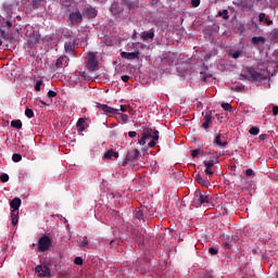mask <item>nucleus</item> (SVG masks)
<instances>
[{
    "instance_id": "nucleus-54",
    "label": "nucleus",
    "mask_w": 278,
    "mask_h": 278,
    "mask_svg": "<svg viewBox=\"0 0 278 278\" xmlns=\"http://www.w3.org/2000/svg\"><path fill=\"white\" fill-rule=\"evenodd\" d=\"M5 27H12V22L8 21V22L5 23Z\"/></svg>"
},
{
    "instance_id": "nucleus-39",
    "label": "nucleus",
    "mask_w": 278,
    "mask_h": 278,
    "mask_svg": "<svg viewBox=\"0 0 278 278\" xmlns=\"http://www.w3.org/2000/svg\"><path fill=\"white\" fill-rule=\"evenodd\" d=\"M191 5L193 8H199V5H201V0H191Z\"/></svg>"
},
{
    "instance_id": "nucleus-31",
    "label": "nucleus",
    "mask_w": 278,
    "mask_h": 278,
    "mask_svg": "<svg viewBox=\"0 0 278 278\" xmlns=\"http://www.w3.org/2000/svg\"><path fill=\"white\" fill-rule=\"evenodd\" d=\"M25 114L27 118H34V111L31 109H26Z\"/></svg>"
},
{
    "instance_id": "nucleus-52",
    "label": "nucleus",
    "mask_w": 278,
    "mask_h": 278,
    "mask_svg": "<svg viewBox=\"0 0 278 278\" xmlns=\"http://www.w3.org/2000/svg\"><path fill=\"white\" fill-rule=\"evenodd\" d=\"M122 80L129 81V76H127V75L122 76Z\"/></svg>"
},
{
    "instance_id": "nucleus-10",
    "label": "nucleus",
    "mask_w": 278,
    "mask_h": 278,
    "mask_svg": "<svg viewBox=\"0 0 278 278\" xmlns=\"http://www.w3.org/2000/svg\"><path fill=\"white\" fill-rule=\"evenodd\" d=\"M68 66V58L61 56L56 60L55 67L56 68H66Z\"/></svg>"
},
{
    "instance_id": "nucleus-56",
    "label": "nucleus",
    "mask_w": 278,
    "mask_h": 278,
    "mask_svg": "<svg viewBox=\"0 0 278 278\" xmlns=\"http://www.w3.org/2000/svg\"><path fill=\"white\" fill-rule=\"evenodd\" d=\"M260 140H266V135H261Z\"/></svg>"
},
{
    "instance_id": "nucleus-57",
    "label": "nucleus",
    "mask_w": 278,
    "mask_h": 278,
    "mask_svg": "<svg viewBox=\"0 0 278 278\" xmlns=\"http://www.w3.org/2000/svg\"><path fill=\"white\" fill-rule=\"evenodd\" d=\"M40 103L42 104V105H49L47 102H45L43 100H40Z\"/></svg>"
},
{
    "instance_id": "nucleus-29",
    "label": "nucleus",
    "mask_w": 278,
    "mask_h": 278,
    "mask_svg": "<svg viewBox=\"0 0 278 278\" xmlns=\"http://www.w3.org/2000/svg\"><path fill=\"white\" fill-rule=\"evenodd\" d=\"M12 160L13 162H21V160H23V156L18 153H15L12 155Z\"/></svg>"
},
{
    "instance_id": "nucleus-15",
    "label": "nucleus",
    "mask_w": 278,
    "mask_h": 278,
    "mask_svg": "<svg viewBox=\"0 0 278 278\" xmlns=\"http://www.w3.org/2000/svg\"><path fill=\"white\" fill-rule=\"evenodd\" d=\"M211 123H212V114H206L203 118L202 127H204V129H208Z\"/></svg>"
},
{
    "instance_id": "nucleus-14",
    "label": "nucleus",
    "mask_w": 278,
    "mask_h": 278,
    "mask_svg": "<svg viewBox=\"0 0 278 278\" xmlns=\"http://www.w3.org/2000/svg\"><path fill=\"white\" fill-rule=\"evenodd\" d=\"M64 49L66 53H71L73 49H75V40L70 39L68 41L65 42Z\"/></svg>"
},
{
    "instance_id": "nucleus-20",
    "label": "nucleus",
    "mask_w": 278,
    "mask_h": 278,
    "mask_svg": "<svg viewBox=\"0 0 278 278\" xmlns=\"http://www.w3.org/2000/svg\"><path fill=\"white\" fill-rule=\"evenodd\" d=\"M252 45H264L266 42V38L264 37H252Z\"/></svg>"
},
{
    "instance_id": "nucleus-19",
    "label": "nucleus",
    "mask_w": 278,
    "mask_h": 278,
    "mask_svg": "<svg viewBox=\"0 0 278 278\" xmlns=\"http://www.w3.org/2000/svg\"><path fill=\"white\" fill-rule=\"evenodd\" d=\"M258 21L261 23H266V25H271L273 24V21L268 20V17H266V13H260Z\"/></svg>"
},
{
    "instance_id": "nucleus-46",
    "label": "nucleus",
    "mask_w": 278,
    "mask_h": 278,
    "mask_svg": "<svg viewBox=\"0 0 278 278\" xmlns=\"http://www.w3.org/2000/svg\"><path fill=\"white\" fill-rule=\"evenodd\" d=\"M128 136H129V138H136V136H138V132H136V131H129V132H128Z\"/></svg>"
},
{
    "instance_id": "nucleus-26",
    "label": "nucleus",
    "mask_w": 278,
    "mask_h": 278,
    "mask_svg": "<svg viewBox=\"0 0 278 278\" xmlns=\"http://www.w3.org/2000/svg\"><path fill=\"white\" fill-rule=\"evenodd\" d=\"M119 121L122 123H129V116L127 114H121L119 115Z\"/></svg>"
},
{
    "instance_id": "nucleus-13",
    "label": "nucleus",
    "mask_w": 278,
    "mask_h": 278,
    "mask_svg": "<svg viewBox=\"0 0 278 278\" xmlns=\"http://www.w3.org/2000/svg\"><path fill=\"white\" fill-rule=\"evenodd\" d=\"M85 16L88 18H94L97 16V10L92 7H89L85 10Z\"/></svg>"
},
{
    "instance_id": "nucleus-23",
    "label": "nucleus",
    "mask_w": 278,
    "mask_h": 278,
    "mask_svg": "<svg viewBox=\"0 0 278 278\" xmlns=\"http://www.w3.org/2000/svg\"><path fill=\"white\" fill-rule=\"evenodd\" d=\"M218 16H222V18H224V21H227V20H229V11H227V10L219 11Z\"/></svg>"
},
{
    "instance_id": "nucleus-43",
    "label": "nucleus",
    "mask_w": 278,
    "mask_h": 278,
    "mask_svg": "<svg viewBox=\"0 0 278 278\" xmlns=\"http://www.w3.org/2000/svg\"><path fill=\"white\" fill-rule=\"evenodd\" d=\"M231 58H233V60H238V58H240V51L232 52Z\"/></svg>"
},
{
    "instance_id": "nucleus-8",
    "label": "nucleus",
    "mask_w": 278,
    "mask_h": 278,
    "mask_svg": "<svg viewBox=\"0 0 278 278\" xmlns=\"http://www.w3.org/2000/svg\"><path fill=\"white\" fill-rule=\"evenodd\" d=\"M81 18L83 16L79 10H76L70 14V21L72 24L81 23Z\"/></svg>"
},
{
    "instance_id": "nucleus-58",
    "label": "nucleus",
    "mask_w": 278,
    "mask_h": 278,
    "mask_svg": "<svg viewBox=\"0 0 278 278\" xmlns=\"http://www.w3.org/2000/svg\"><path fill=\"white\" fill-rule=\"evenodd\" d=\"M111 11L114 12V4L111 7Z\"/></svg>"
},
{
    "instance_id": "nucleus-32",
    "label": "nucleus",
    "mask_w": 278,
    "mask_h": 278,
    "mask_svg": "<svg viewBox=\"0 0 278 278\" xmlns=\"http://www.w3.org/2000/svg\"><path fill=\"white\" fill-rule=\"evenodd\" d=\"M214 164H215L214 160L204 161L205 168H212V166H214Z\"/></svg>"
},
{
    "instance_id": "nucleus-50",
    "label": "nucleus",
    "mask_w": 278,
    "mask_h": 278,
    "mask_svg": "<svg viewBox=\"0 0 278 278\" xmlns=\"http://www.w3.org/2000/svg\"><path fill=\"white\" fill-rule=\"evenodd\" d=\"M273 114H274V116H277V114H278V106H274L273 108Z\"/></svg>"
},
{
    "instance_id": "nucleus-47",
    "label": "nucleus",
    "mask_w": 278,
    "mask_h": 278,
    "mask_svg": "<svg viewBox=\"0 0 278 278\" xmlns=\"http://www.w3.org/2000/svg\"><path fill=\"white\" fill-rule=\"evenodd\" d=\"M140 155V151L138 150V149H136L135 151H134V160H136V157H138Z\"/></svg>"
},
{
    "instance_id": "nucleus-1",
    "label": "nucleus",
    "mask_w": 278,
    "mask_h": 278,
    "mask_svg": "<svg viewBox=\"0 0 278 278\" xmlns=\"http://www.w3.org/2000/svg\"><path fill=\"white\" fill-rule=\"evenodd\" d=\"M151 140L149 142L150 149L155 148V144H157V140H160V131L155 129H147L141 134V138L138 139V144L141 147H144L147 144V141Z\"/></svg>"
},
{
    "instance_id": "nucleus-6",
    "label": "nucleus",
    "mask_w": 278,
    "mask_h": 278,
    "mask_svg": "<svg viewBox=\"0 0 278 278\" xmlns=\"http://www.w3.org/2000/svg\"><path fill=\"white\" fill-rule=\"evenodd\" d=\"M51 238L48 236H42L38 241V251L45 253V251H49V249H51Z\"/></svg>"
},
{
    "instance_id": "nucleus-5",
    "label": "nucleus",
    "mask_w": 278,
    "mask_h": 278,
    "mask_svg": "<svg viewBox=\"0 0 278 278\" xmlns=\"http://www.w3.org/2000/svg\"><path fill=\"white\" fill-rule=\"evenodd\" d=\"M86 63L89 71H97V68H99V61H97V54H94V52L86 56Z\"/></svg>"
},
{
    "instance_id": "nucleus-36",
    "label": "nucleus",
    "mask_w": 278,
    "mask_h": 278,
    "mask_svg": "<svg viewBox=\"0 0 278 278\" xmlns=\"http://www.w3.org/2000/svg\"><path fill=\"white\" fill-rule=\"evenodd\" d=\"M55 97H58V92H55V91H53V90H49V91H48V98H49V99H53V98H55Z\"/></svg>"
},
{
    "instance_id": "nucleus-18",
    "label": "nucleus",
    "mask_w": 278,
    "mask_h": 278,
    "mask_svg": "<svg viewBox=\"0 0 278 278\" xmlns=\"http://www.w3.org/2000/svg\"><path fill=\"white\" fill-rule=\"evenodd\" d=\"M21 198H14L11 202L10 205L12 207V210H18V207H21Z\"/></svg>"
},
{
    "instance_id": "nucleus-37",
    "label": "nucleus",
    "mask_w": 278,
    "mask_h": 278,
    "mask_svg": "<svg viewBox=\"0 0 278 278\" xmlns=\"http://www.w3.org/2000/svg\"><path fill=\"white\" fill-rule=\"evenodd\" d=\"M41 86H42V80H38V81L36 83V85H35V90H36L37 92H40Z\"/></svg>"
},
{
    "instance_id": "nucleus-55",
    "label": "nucleus",
    "mask_w": 278,
    "mask_h": 278,
    "mask_svg": "<svg viewBox=\"0 0 278 278\" xmlns=\"http://www.w3.org/2000/svg\"><path fill=\"white\" fill-rule=\"evenodd\" d=\"M121 112H127V110L125 109V105H121Z\"/></svg>"
},
{
    "instance_id": "nucleus-7",
    "label": "nucleus",
    "mask_w": 278,
    "mask_h": 278,
    "mask_svg": "<svg viewBox=\"0 0 278 278\" xmlns=\"http://www.w3.org/2000/svg\"><path fill=\"white\" fill-rule=\"evenodd\" d=\"M100 109L102 110V112H104V114H106L108 116H114V114H116V112H118L117 109H114L112 106H109L108 104H101Z\"/></svg>"
},
{
    "instance_id": "nucleus-60",
    "label": "nucleus",
    "mask_w": 278,
    "mask_h": 278,
    "mask_svg": "<svg viewBox=\"0 0 278 278\" xmlns=\"http://www.w3.org/2000/svg\"><path fill=\"white\" fill-rule=\"evenodd\" d=\"M0 45H1V41H0Z\"/></svg>"
},
{
    "instance_id": "nucleus-53",
    "label": "nucleus",
    "mask_w": 278,
    "mask_h": 278,
    "mask_svg": "<svg viewBox=\"0 0 278 278\" xmlns=\"http://www.w3.org/2000/svg\"><path fill=\"white\" fill-rule=\"evenodd\" d=\"M274 56H275V59L277 60V62H278V50H275V52H274Z\"/></svg>"
},
{
    "instance_id": "nucleus-21",
    "label": "nucleus",
    "mask_w": 278,
    "mask_h": 278,
    "mask_svg": "<svg viewBox=\"0 0 278 278\" xmlns=\"http://www.w3.org/2000/svg\"><path fill=\"white\" fill-rule=\"evenodd\" d=\"M11 127H13L14 129H23V122H21V119L12 121Z\"/></svg>"
},
{
    "instance_id": "nucleus-4",
    "label": "nucleus",
    "mask_w": 278,
    "mask_h": 278,
    "mask_svg": "<svg viewBox=\"0 0 278 278\" xmlns=\"http://www.w3.org/2000/svg\"><path fill=\"white\" fill-rule=\"evenodd\" d=\"M35 273L37 277H51V269L49 268V264H40L35 267Z\"/></svg>"
},
{
    "instance_id": "nucleus-16",
    "label": "nucleus",
    "mask_w": 278,
    "mask_h": 278,
    "mask_svg": "<svg viewBox=\"0 0 278 278\" xmlns=\"http://www.w3.org/2000/svg\"><path fill=\"white\" fill-rule=\"evenodd\" d=\"M153 38H155V34L153 31H151V30L143 31L141 34V39L142 40H153Z\"/></svg>"
},
{
    "instance_id": "nucleus-51",
    "label": "nucleus",
    "mask_w": 278,
    "mask_h": 278,
    "mask_svg": "<svg viewBox=\"0 0 278 278\" xmlns=\"http://www.w3.org/2000/svg\"><path fill=\"white\" fill-rule=\"evenodd\" d=\"M201 278H214L211 274H204Z\"/></svg>"
},
{
    "instance_id": "nucleus-17",
    "label": "nucleus",
    "mask_w": 278,
    "mask_h": 278,
    "mask_svg": "<svg viewBox=\"0 0 278 278\" xmlns=\"http://www.w3.org/2000/svg\"><path fill=\"white\" fill-rule=\"evenodd\" d=\"M12 225H18V210H12L11 212Z\"/></svg>"
},
{
    "instance_id": "nucleus-25",
    "label": "nucleus",
    "mask_w": 278,
    "mask_h": 278,
    "mask_svg": "<svg viewBox=\"0 0 278 278\" xmlns=\"http://www.w3.org/2000/svg\"><path fill=\"white\" fill-rule=\"evenodd\" d=\"M270 40L273 42H278V30L277 29H274L271 33H270Z\"/></svg>"
},
{
    "instance_id": "nucleus-49",
    "label": "nucleus",
    "mask_w": 278,
    "mask_h": 278,
    "mask_svg": "<svg viewBox=\"0 0 278 278\" xmlns=\"http://www.w3.org/2000/svg\"><path fill=\"white\" fill-rule=\"evenodd\" d=\"M270 3L274 8H278V0H270Z\"/></svg>"
},
{
    "instance_id": "nucleus-42",
    "label": "nucleus",
    "mask_w": 278,
    "mask_h": 278,
    "mask_svg": "<svg viewBox=\"0 0 278 278\" xmlns=\"http://www.w3.org/2000/svg\"><path fill=\"white\" fill-rule=\"evenodd\" d=\"M204 173H205V175H210V176L214 175V172L212 170V167H206L204 169Z\"/></svg>"
},
{
    "instance_id": "nucleus-38",
    "label": "nucleus",
    "mask_w": 278,
    "mask_h": 278,
    "mask_svg": "<svg viewBox=\"0 0 278 278\" xmlns=\"http://www.w3.org/2000/svg\"><path fill=\"white\" fill-rule=\"evenodd\" d=\"M208 253H210L211 255H218V249H216V248H210V249H208Z\"/></svg>"
},
{
    "instance_id": "nucleus-11",
    "label": "nucleus",
    "mask_w": 278,
    "mask_h": 278,
    "mask_svg": "<svg viewBox=\"0 0 278 278\" xmlns=\"http://www.w3.org/2000/svg\"><path fill=\"white\" fill-rule=\"evenodd\" d=\"M121 55L125 60H136L138 58L139 53L138 52H122Z\"/></svg>"
},
{
    "instance_id": "nucleus-45",
    "label": "nucleus",
    "mask_w": 278,
    "mask_h": 278,
    "mask_svg": "<svg viewBox=\"0 0 278 278\" xmlns=\"http://www.w3.org/2000/svg\"><path fill=\"white\" fill-rule=\"evenodd\" d=\"M199 153H201V150H192L191 151L192 157H197V155H199Z\"/></svg>"
},
{
    "instance_id": "nucleus-22",
    "label": "nucleus",
    "mask_w": 278,
    "mask_h": 278,
    "mask_svg": "<svg viewBox=\"0 0 278 278\" xmlns=\"http://www.w3.org/2000/svg\"><path fill=\"white\" fill-rule=\"evenodd\" d=\"M195 181H198V184H201V186H208V181L203 179V176L201 175H195Z\"/></svg>"
},
{
    "instance_id": "nucleus-12",
    "label": "nucleus",
    "mask_w": 278,
    "mask_h": 278,
    "mask_svg": "<svg viewBox=\"0 0 278 278\" xmlns=\"http://www.w3.org/2000/svg\"><path fill=\"white\" fill-rule=\"evenodd\" d=\"M112 157H115V160H118V152L114 150H109L103 155V160H112Z\"/></svg>"
},
{
    "instance_id": "nucleus-41",
    "label": "nucleus",
    "mask_w": 278,
    "mask_h": 278,
    "mask_svg": "<svg viewBox=\"0 0 278 278\" xmlns=\"http://www.w3.org/2000/svg\"><path fill=\"white\" fill-rule=\"evenodd\" d=\"M42 3V0H33V8H38Z\"/></svg>"
},
{
    "instance_id": "nucleus-24",
    "label": "nucleus",
    "mask_w": 278,
    "mask_h": 278,
    "mask_svg": "<svg viewBox=\"0 0 278 278\" xmlns=\"http://www.w3.org/2000/svg\"><path fill=\"white\" fill-rule=\"evenodd\" d=\"M84 123H86V121L80 117L77 122L78 131H84V129H86V127H84Z\"/></svg>"
},
{
    "instance_id": "nucleus-33",
    "label": "nucleus",
    "mask_w": 278,
    "mask_h": 278,
    "mask_svg": "<svg viewBox=\"0 0 278 278\" xmlns=\"http://www.w3.org/2000/svg\"><path fill=\"white\" fill-rule=\"evenodd\" d=\"M247 177H255V172L252 168L245 170Z\"/></svg>"
},
{
    "instance_id": "nucleus-27",
    "label": "nucleus",
    "mask_w": 278,
    "mask_h": 278,
    "mask_svg": "<svg viewBox=\"0 0 278 278\" xmlns=\"http://www.w3.org/2000/svg\"><path fill=\"white\" fill-rule=\"evenodd\" d=\"M0 181H2V184H7V181H10V176L8 174H2L0 176Z\"/></svg>"
},
{
    "instance_id": "nucleus-9",
    "label": "nucleus",
    "mask_w": 278,
    "mask_h": 278,
    "mask_svg": "<svg viewBox=\"0 0 278 278\" xmlns=\"http://www.w3.org/2000/svg\"><path fill=\"white\" fill-rule=\"evenodd\" d=\"M214 144H215V147L225 148V147H227V140L225 139V137L223 135H217L214 140Z\"/></svg>"
},
{
    "instance_id": "nucleus-28",
    "label": "nucleus",
    "mask_w": 278,
    "mask_h": 278,
    "mask_svg": "<svg viewBox=\"0 0 278 278\" xmlns=\"http://www.w3.org/2000/svg\"><path fill=\"white\" fill-rule=\"evenodd\" d=\"M249 134H251V136H257V134H260V128H257V127H252V128L249 130Z\"/></svg>"
},
{
    "instance_id": "nucleus-40",
    "label": "nucleus",
    "mask_w": 278,
    "mask_h": 278,
    "mask_svg": "<svg viewBox=\"0 0 278 278\" xmlns=\"http://www.w3.org/2000/svg\"><path fill=\"white\" fill-rule=\"evenodd\" d=\"M75 264H76L77 266H81V264H84V258L77 256V257L75 258Z\"/></svg>"
},
{
    "instance_id": "nucleus-3",
    "label": "nucleus",
    "mask_w": 278,
    "mask_h": 278,
    "mask_svg": "<svg viewBox=\"0 0 278 278\" xmlns=\"http://www.w3.org/2000/svg\"><path fill=\"white\" fill-rule=\"evenodd\" d=\"M193 207H201L205 203H210V195L202 193L200 190L194 192Z\"/></svg>"
},
{
    "instance_id": "nucleus-35",
    "label": "nucleus",
    "mask_w": 278,
    "mask_h": 278,
    "mask_svg": "<svg viewBox=\"0 0 278 278\" xmlns=\"http://www.w3.org/2000/svg\"><path fill=\"white\" fill-rule=\"evenodd\" d=\"M135 216L140 220L142 219V216H144V213L142 212V210H139L135 213Z\"/></svg>"
},
{
    "instance_id": "nucleus-59",
    "label": "nucleus",
    "mask_w": 278,
    "mask_h": 278,
    "mask_svg": "<svg viewBox=\"0 0 278 278\" xmlns=\"http://www.w3.org/2000/svg\"><path fill=\"white\" fill-rule=\"evenodd\" d=\"M126 157H127V160H129V154Z\"/></svg>"
},
{
    "instance_id": "nucleus-44",
    "label": "nucleus",
    "mask_w": 278,
    "mask_h": 278,
    "mask_svg": "<svg viewBox=\"0 0 278 278\" xmlns=\"http://www.w3.org/2000/svg\"><path fill=\"white\" fill-rule=\"evenodd\" d=\"M0 34L2 36V38H10V35L8 33H5V30L0 29Z\"/></svg>"
},
{
    "instance_id": "nucleus-34",
    "label": "nucleus",
    "mask_w": 278,
    "mask_h": 278,
    "mask_svg": "<svg viewBox=\"0 0 278 278\" xmlns=\"http://www.w3.org/2000/svg\"><path fill=\"white\" fill-rule=\"evenodd\" d=\"M90 242L87 240V239H84L81 242H80V244H79V247H80V249H83V251L86 249V247H88V244H89Z\"/></svg>"
},
{
    "instance_id": "nucleus-30",
    "label": "nucleus",
    "mask_w": 278,
    "mask_h": 278,
    "mask_svg": "<svg viewBox=\"0 0 278 278\" xmlns=\"http://www.w3.org/2000/svg\"><path fill=\"white\" fill-rule=\"evenodd\" d=\"M223 110H225L226 112H231L232 108L231 104L229 103H223L222 104Z\"/></svg>"
},
{
    "instance_id": "nucleus-48",
    "label": "nucleus",
    "mask_w": 278,
    "mask_h": 278,
    "mask_svg": "<svg viewBox=\"0 0 278 278\" xmlns=\"http://www.w3.org/2000/svg\"><path fill=\"white\" fill-rule=\"evenodd\" d=\"M12 4H4V10H8L9 12H12Z\"/></svg>"
},
{
    "instance_id": "nucleus-2",
    "label": "nucleus",
    "mask_w": 278,
    "mask_h": 278,
    "mask_svg": "<svg viewBox=\"0 0 278 278\" xmlns=\"http://www.w3.org/2000/svg\"><path fill=\"white\" fill-rule=\"evenodd\" d=\"M240 79H248V81H262L266 79V74L262 73L260 70L249 68L244 74L240 75Z\"/></svg>"
}]
</instances>
